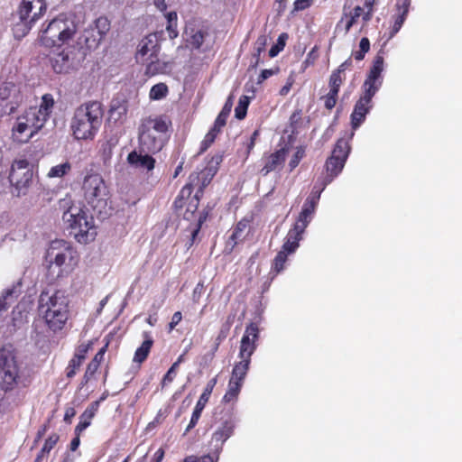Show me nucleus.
Instances as JSON below:
<instances>
[{
  "label": "nucleus",
  "instance_id": "nucleus-62",
  "mask_svg": "<svg viewBox=\"0 0 462 462\" xmlns=\"http://www.w3.org/2000/svg\"><path fill=\"white\" fill-rule=\"evenodd\" d=\"M273 74H274V70H273V69H263L261 74L258 77L257 83L262 84L265 79H267Z\"/></svg>",
  "mask_w": 462,
  "mask_h": 462
},
{
  "label": "nucleus",
  "instance_id": "nucleus-12",
  "mask_svg": "<svg viewBox=\"0 0 462 462\" xmlns=\"http://www.w3.org/2000/svg\"><path fill=\"white\" fill-rule=\"evenodd\" d=\"M41 119L37 118L29 109L16 118L12 127V138L18 143L29 142L42 127Z\"/></svg>",
  "mask_w": 462,
  "mask_h": 462
},
{
  "label": "nucleus",
  "instance_id": "nucleus-27",
  "mask_svg": "<svg viewBox=\"0 0 462 462\" xmlns=\"http://www.w3.org/2000/svg\"><path fill=\"white\" fill-rule=\"evenodd\" d=\"M199 175L197 172L191 173L189 177V182L181 189L179 196L177 197L174 204L177 208H181L183 206L184 200L189 199L195 185H198L196 181L199 182Z\"/></svg>",
  "mask_w": 462,
  "mask_h": 462
},
{
  "label": "nucleus",
  "instance_id": "nucleus-16",
  "mask_svg": "<svg viewBox=\"0 0 462 462\" xmlns=\"http://www.w3.org/2000/svg\"><path fill=\"white\" fill-rule=\"evenodd\" d=\"M259 328L257 324L250 323L246 326L239 346V358L251 361V356L257 347Z\"/></svg>",
  "mask_w": 462,
  "mask_h": 462
},
{
  "label": "nucleus",
  "instance_id": "nucleus-52",
  "mask_svg": "<svg viewBox=\"0 0 462 462\" xmlns=\"http://www.w3.org/2000/svg\"><path fill=\"white\" fill-rule=\"evenodd\" d=\"M177 369H178L177 364H172L171 368L168 370V372L162 378V386H165L166 384L171 383L173 381V379L176 375Z\"/></svg>",
  "mask_w": 462,
  "mask_h": 462
},
{
  "label": "nucleus",
  "instance_id": "nucleus-7",
  "mask_svg": "<svg viewBox=\"0 0 462 462\" xmlns=\"http://www.w3.org/2000/svg\"><path fill=\"white\" fill-rule=\"evenodd\" d=\"M44 0H23L14 16L13 32L15 38L24 37L33 23L45 13Z\"/></svg>",
  "mask_w": 462,
  "mask_h": 462
},
{
  "label": "nucleus",
  "instance_id": "nucleus-46",
  "mask_svg": "<svg viewBox=\"0 0 462 462\" xmlns=\"http://www.w3.org/2000/svg\"><path fill=\"white\" fill-rule=\"evenodd\" d=\"M82 365V361H80V358L79 357H73L66 369V375L68 378H72L76 374L77 371L79 369L80 365Z\"/></svg>",
  "mask_w": 462,
  "mask_h": 462
},
{
  "label": "nucleus",
  "instance_id": "nucleus-58",
  "mask_svg": "<svg viewBox=\"0 0 462 462\" xmlns=\"http://www.w3.org/2000/svg\"><path fill=\"white\" fill-rule=\"evenodd\" d=\"M183 462H215V458L211 456H204L201 457H189Z\"/></svg>",
  "mask_w": 462,
  "mask_h": 462
},
{
  "label": "nucleus",
  "instance_id": "nucleus-44",
  "mask_svg": "<svg viewBox=\"0 0 462 462\" xmlns=\"http://www.w3.org/2000/svg\"><path fill=\"white\" fill-rule=\"evenodd\" d=\"M198 174L199 175V182L196 181V183H198V185H195V188L197 187L198 190L193 199L195 200V204L192 206L194 208V210L197 208L199 195H202L205 187L210 182V180H211V178L205 177L204 172L198 173Z\"/></svg>",
  "mask_w": 462,
  "mask_h": 462
},
{
  "label": "nucleus",
  "instance_id": "nucleus-23",
  "mask_svg": "<svg viewBox=\"0 0 462 462\" xmlns=\"http://www.w3.org/2000/svg\"><path fill=\"white\" fill-rule=\"evenodd\" d=\"M411 0H403L396 4V14L393 15V25L390 32V38L393 37L402 28L409 13Z\"/></svg>",
  "mask_w": 462,
  "mask_h": 462
},
{
  "label": "nucleus",
  "instance_id": "nucleus-42",
  "mask_svg": "<svg viewBox=\"0 0 462 462\" xmlns=\"http://www.w3.org/2000/svg\"><path fill=\"white\" fill-rule=\"evenodd\" d=\"M27 318V311L24 310L23 305L19 303L12 311V320L14 326H20Z\"/></svg>",
  "mask_w": 462,
  "mask_h": 462
},
{
  "label": "nucleus",
  "instance_id": "nucleus-51",
  "mask_svg": "<svg viewBox=\"0 0 462 462\" xmlns=\"http://www.w3.org/2000/svg\"><path fill=\"white\" fill-rule=\"evenodd\" d=\"M112 153H113L112 143L109 142L104 143L102 145V149H101V155H102V158H103V161L105 163H107L110 161V159L112 157Z\"/></svg>",
  "mask_w": 462,
  "mask_h": 462
},
{
  "label": "nucleus",
  "instance_id": "nucleus-33",
  "mask_svg": "<svg viewBox=\"0 0 462 462\" xmlns=\"http://www.w3.org/2000/svg\"><path fill=\"white\" fill-rule=\"evenodd\" d=\"M268 43L267 36L263 34L260 35L254 46V53H253V64L252 67L255 68L260 62V55L262 52L265 51L266 45Z\"/></svg>",
  "mask_w": 462,
  "mask_h": 462
},
{
  "label": "nucleus",
  "instance_id": "nucleus-36",
  "mask_svg": "<svg viewBox=\"0 0 462 462\" xmlns=\"http://www.w3.org/2000/svg\"><path fill=\"white\" fill-rule=\"evenodd\" d=\"M60 437L58 434L53 433L51 434L45 441L43 447L42 448L40 454L35 458V462H41L42 459L47 456L50 451L54 448V446L57 444Z\"/></svg>",
  "mask_w": 462,
  "mask_h": 462
},
{
  "label": "nucleus",
  "instance_id": "nucleus-39",
  "mask_svg": "<svg viewBox=\"0 0 462 462\" xmlns=\"http://www.w3.org/2000/svg\"><path fill=\"white\" fill-rule=\"evenodd\" d=\"M233 106V96H229L226 99L221 112L217 117V125H225L226 119L231 112Z\"/></svg>",
  "mask_w": 462,
  "mask_h": 462
},
{
  "label": "nucleus",
  "instance_id": "nucleus-53",
  "mask_svg": "<svg viewBox=\"0 0 462 462\" xmlns=\"http://www.w3.org/2000/svg\"><path fill=\"white\" fill-rule=\"evenodd\" d=\"M215 138L216 134L208 132L201 143L200 152H205L214 143Z\"/></svg>",
  "mask_w": 462,
  "mask_h": 462
},
{
  "label": "nucleus",
  "instance_id": "nucleus-56",
  "mask_svg": "<svg viewBox=\"0 0 462 462\" xmlns=\"http://www.w3.org/2000/svg\"><path fill=\"white\" fill-rule=\"evenodd\" d=\"M325 187L326 186H324V183L322 184V187L319 189L316 190V187H314L310 196L307 199V200L310 202H314V205L317 206L320 198V194L322 190L325 189Z\"/></svg>",
  "mask_w": 462,
  "mask_h": 462
},
{
  "label": "nucleus",
  "instance_id": "nucleus-25",
  "mask_svg": "<svg viewBox=\"0 0 462 462\" xmlns=\"http://www.w3.org/2000/svg\"><path fill=\"white\" fill-rule=\"evenodd\" d=\"M127 110V104L125 100H113L109 109V120L122 124L126 118Z\"/></svg>",
  "mask_w": 462,
  "mask_h": 462
},
{
  "label": "nucleus",
  "instance_id": "nucleus-21",
  "mask_svg": "<svg viewBox=\"0 0 462 462\" xmlns=\"http://www.w3.org/2000/svg\"><path fill=\"white\" fill-rule=\"evenodd\" d=\"M152 152L133 151L127 156L129 164L135 168L152 171L154 168L155 160L150 155Z\"/></svg>",
  "mask_w": 462,
  "mask_h": 462
},
{
  "label": "nucleus",
  "instance_id": "nucleus-45",
  "mask_svg": "<svg viewBox=\"0 0 462 462\" xmlns=\"http://www.w3.org/2000/svg\"><path fill=\"white\" fill-rule=\"evenodd\" d=\"M291 254L290 253L285 252L284 250H281L274 258L273 268L277 273H280L284 268V263L287 260V256Z\"/></svg>",
  "mask_w": 462,
  "mask_h": 462
},
{
  "label": "nucleus",
  "instance_id": "nucleus-19",
  "mask_svg": "<svg viewBox=\"0 0 462 462\" xmlns=\"http://www.w3.org/2000/svg\"><path fill=\"white\" fill-rule=\"evenodd\" d=\"M159 51L157 37L155 34H150L144 37L138 45L136 58L142 61H148L153 58Z\"/></svg>",
  "mask_w": 462,
  "mask_h": 462
},
{
  "label": "nucleus",
  "instance_id": "nucleus-14",
  "mask_svg": "<svg viewBox=\"0 0 462 462\" xmlns=\"http://www.w3.org/2000/svg\"><path fill=\"white\" fill-rule=\"evenodd\" d=\"M19 378V368L14 356L0 355V388L5 392L14 389Z\"/></svg>",
  "mask_w": 462,
  "mask_h": 462
},
{
  "label": "nucleus",
  "instance_id": "nucleus-6",
  "mask_svg": "<svg viewBox=\"0 0 462 462\" xmlns=\"http://www.w3.org/2000/svg\"><path fill=\"white\" fill-rule=\"evenodd\" d=\"M77 32V24L72 19L59 16L51 20L41 32L40 42L48 48L68 43Z\"/></svg>",
  "mask_w": 462,
  "mask_h": 462
},
{
  "label": "nucleus",
  "instance_id": "nucleus-48",
  "mask_svg": "<svg viewBox=\"0 0 462 462\" xmlns=\"http://www.w3.org/2000/svg\"><path fill=\"white\" fill-rule=\"evenodd\" d=\"M324 106L327 109L331 110L335 107L337 99V93L328 91V93L322 97Z\"/></svg>",
  "mask_w": 462,
  "mask_h": 462
},
{
  "label": "nucleus",
  "instance_id": "nucleus-31",
  "mask_svg": "<svg viewBox=\"0 0 462 462\" xmlns=\"http://www.w3.org/2000/svg\"><path fill=\"white\" fill-rule=\"evenodd\" d=\"M17 293L14 287L5 290L0 296V317L7 311L10 306L17 299Z\"/></svg>",
  "mask_w": 462,
  "mask_h": 462
},
{
  "label": "nucleus",
  "instance_id": "nucleus-20",
  "mask_svg": "<svg viewBox=\"0 0 462 462\" xmlns=\"http://www.w3.org/2000/svg\"><path fill=\"white\" fill-rule=\"evenodd\" d=\"M54 103L52 95L47 93L42 97V101L39 106L30 107L29 110L34 114L39 120L41 119V124L45 125L52 112Z\"/></svg>",
  "mask_w": 462,
  "mask_h": 462
},
{
  "label": "nucleus",
  "instance_id": "nucleus-59",
  "mask_svg": "<svg viewBox=\"0 0 462 462\" xmlns=\"http://www.w3.org/2000/svg\"><path fill=\"white\" fill-rule=\"evenodd\" d=\"M88 350V345H80L78 347L73 357H79V358H80V361L83 362L86 357V354H87Z\"/></svg>",
  "mask_w": 462,
  "mask_h": 462
},
{
  "label": "nucleus",
  "instance_id": "nucleus-8",
  "mask_svg": "<svg viewBox=\"0 0 462 462\" xmlns=\"http://www.w3.org/2000/svg\"><path fill=\"white\" fill-rule=\"evenodd\" d=\"M83 196L87 203L101 214L106 208L108 189L103 177L98 173H88L82 183Z\"/></svg>",
  "mask_w": 462,
  "mask_h": 462
},
{
  "label": "nucleus",
  "instance_id": "nucleus-43",
  "mask_svg": "<svg viewBox=\"0 0 462 462\" xmlns=\"http://www.w3.org/2000/svg\"><path fill=\"white\" fill-rule=\"evenodd\" d=\"M345 80V76L336 72L335 70L329 77L328 86L329 91L338 94L339 88Z\"/></svg>",
  "mask_w": 462,
  "mask_h": 462
},
{
  "label": "nucleus",
  "instance_id": "nucleus-30",
  "mask_svg": "<svg viewBox=\"0 0 462 462\" xmlns=\"http://www.w3.org/2000/svg\"><path fill=\"white\" fill-rule=\"evenodd\" d=\"M250 364L251 361L245 359H241L239 362L236 363L230 379L244 383Z\"/></svg>",
  "mask_w": 462,
  "mask_h": 462
},
{
  "label": "nucleus",
  "instance_id": "nucleus-50",
  "mask_svg": "<svg viewBox=\"0 0 462 462\" xmlns=\"http://www.w3.org/2000/svg\"><path fill=\"white\" fill-rule=\"evenodd\" d=\"M203 42H204V33L202 32V31L195 32L189 39L190 45L197 49L202 45Z\"/></svg>",
  "mask_w": 462,
  "mask_h": 462
},
{
  "label": "nucleus",
  "instance_id": "nucleus-40",
  "mask_svg": "<svg viewBox=\"0 0 462 462\" xmlns=\"http://www.w3.org/2000/svg\"><path fill=\"white\" fill-rule=\"evenodd\" d=\"M110 29L109 21L105 17H99L96 20L95 28L93 31H97L98 34L97 42H100L103 37L106 34V32Z\"/></svg>",
  "mask_w": 462,
  "mask_h": 462
},
{
  "label": "nucleus",
  "instance_id": "nucleus-13",
  "mask_svg": "<svg viewBox=\"0 0 462 462\" xmlns=\"http://www.w3.org/2000/svg\"><path fill=\"white\" fill-rule=\"evenodd\" d=\"M20 86L11 81L0 83V116L14 113L23 103Z\"/></svg>",
  "mask_w": 462,
  "mask_h": 462
},
{
  "label": "nucleus",
  "instance_id": "nucleus-1",
  "mask_svg": "<svg viewBox=\"0 0 462 462\" xmlns=\"http://www.w3.org/2000/svg\"><path fill=\"white\" fill-rule=\"evenodd\" d=\"M103 106L98 101H88L78 106L71 117L69 128L78 141H92L103 122Z\"/></svg>",
  "mask_w": 462,
  "mask_h": 462
},
{
  "label": "nucleus",
  "instance_id": "nucleus-61",
  "mask_svg": "<svg viewBox=\"0 0 462 462\" xmlns=\"http://www.w3.org/2000/svg\"><path fill=\"white\" fill-rule=\"evenodd\" d=\"M293 83H294V79H293V78H292V77H290V78L287 79L286 84H285V85L281 88V90H280V95H282V96H286V95L290 92V90H291V87H292Z\"/></svg>",
  "mask_w": 462,
  "mask_h": 462
},
{
  "label": "nucleus",
  "instance_id": "nucleus-9",
  "mask_svg": "<svg viewBox=\"0 0 462 462\" xmlns=\"http://www.w3.org/2000/svg\"><path fill=\"white\" fill-rule=\"evenodd\" d=\"M47 258L51 264H55L62 273H71L79 263V254L69 243L64 240L52 241Z\"/></svg>",
  "mask_w": 462,
  "mask_h": 462
},
{
  "label": "nucleus",
  "instance_id": "nucleus-49",
  "mask_svg": "<svg viewBox=\"0 0 462 462\" xmlns=\"http://www.w3.org/2000/svg\"><path fill=\"white\" fill-rule=\"evenodd\" d=\"M304 153H305V151L301 147L297 149L296 152L293 154V156L291 157V161L289 162V166H290V170L291 171H292L293 169H295L299 165L300 160L304 156Z\"/></svg>",
  "mask_w": 462,
  "mask_h": 462
},
{
  "label": "nucleus",
  "instance_id": "nucleus-34",
  "mask_svg": "<svg viewBox=\"0 0 462 462\" xmlns=\"http://www.w3.org/2000/svg\"><path fill=\"white\" fill-rule=\"evenodd\" d=\"M234 425L230 421H226L223 425L214 433L213 439L216 441L225 442L232 434Z\"/></svg>",
  "mask_w": 462,
  "mask_h": 462
},
{
  "label": "nucleus",
  "instance_id": "nucleus-54",
  "mask_svg": "<svg viewBox=\"0 0 462 462\" xmlns=\"http://www.w3.org/2000/svg\"><path fill=\"white\" fill-rule=\"evenodd\" d=\"M100 401L94 402L89 407H88L83 412V417L87 419H92L97 412Z\"/></svg>",
  "mask_w": 462,
  "mask_h": 462
},
{
  "label": "nucleus",
  "instance_id": "nucleus-57",
  "mask_svg": "<svg viewBox=\"0 0 462 462\" xmlns=\"http://www.w3.org/2000/svg\"><path fill=\"white\" fill-rule=\"evenodd\" d=\"M91 420L92 419L84 418L83 413H82L80 416V420L76 427V431L81 432V431L85 430L90 425Z\"/></svg>",
  "mask_w": 462,
  "mask_h": 462
},
{
  "label": "nucleus",
  "instance_id": "nucleus-47",
  "mask_svg": "<svg viewBox=\"0 0 462 462\" xmlns=\"http://www.w3.org/2000/svg\"><path fill=\"white\" fill-rule=\"evenodd\" d=\"M248 223L245 220L239 221L236 226L230 239L234 241L235 244L237 243V240L240 239L244 231L247 228Z\"/></svg>",
  "mask_w": 462,
  "mask_h": 462
},
{
  "label": "nucleus",
  "instance_id": "nucleus-55",
  "mask_svg": "<svg viewBox=\"0 0 462 462\" xmlns=\"http://www.w3.org/2000/svg\"><path fill=\"white\" fill-rule=\"evenodd\" d=\"M312 2H313V0H295V2L293 4V11L298 12V11L305 10L306 8L310 6Z\"/></svg>",
  "mask_w": 462,
  "mask_h": 462
},
{
  "label": "nucleus",
  "instance_id": "nucleus-32",
  "mask_svg": "<svg viewBox=\"0 0 462 462\" xmlns=\"http://www.w3.org/2000/svg\"><path fill=\"white\" fill-rule=\"evenodd\" d=\"M244 383L229 379L227 390L223 396V402L226 403L236 402L240 393Z\"/></svg>",
  "mask_w": 462,
  "mask_h": 462
},
{
  "label": "nucleus",
  "instance_id": "nucleus-3",
  "mask_svg": "<svg viewBox=\"0 0 462 462\" xmlns=\"http://www.w3.org/2000/svg\"><path fill=\"white\" fill-rule=\"evenodd\" d=\"M171 121L166 116H147L138 127L139 150L143 152H159L169 138Z\"/></svg>",
  "mask_w": 462,
  "mask_h": 462
},
{
  "label": "nucleus",
  "instance_id": "nucleus-22",
  "mask_svg": "<svg viewBox=\"0 0 462 462\" xmlns=\"http://www.w3.org/2000/svg\"><path fill=\"white\" fill-rule=\"evenodd\" d=\"M305 229L302 225H293L285 237L282 249L287 253L293 254L299 247V242L302 239Z\"/></svg>",
  "mask_w": 462,
  "mask_h": 462
},
{
  "label": "nucleus",
  "instance_id": "nucleus-38",
  "mask_svg": "<svg viewBox=\"0 0 462 462\" xmlns=\"http://www.w3.org/2000/svg\"><path fill=\"white\" fill-rule=\"evenodd\" d=\"M251 98L252 97L245 95L240 97L238 104L235 108V116L237 119L242 120L245 117Z\"/></svg>",
  "mask_w": 462,
  "mask_h": 462
},
{
  "label": "nucleus",
  "instance_id": "nucleus-11",
  "mask_svg": "<svg viewBox=\"0 0 462 462\" xmlns=\"http://www.w3.org/2000/svg\"><path fill=\"white\" fill-rule=\"evenodd\" d=\"M353 136L352 132L347 139L337 140L331 156L326 162L327 175L324 178V186L329 184L342 171L350 152L349 141Z\"/></svg>",
  "mask_w": 462,
  "mask_h": 462
},
{
  "label": "nucleus",
  "instance_id": "nucleus-41",
  "mask_svg": "<svg viewBox=\"0 0 462 462\" xmlns=\"http://www.w3.org/2000/svg\"><path fill=\"white\" fill-rule=\"evenodd\" d=\"M168 94V87L164 83H158L152 87L149 97L152 100H160Z\"/></svg>",
  "mask_w": 462,
  "mask_h": 462
},
{
  "label": "nucleus",
  "instance_id": "nucleus-2",
  "mask_svg": "<svg viewBox=\"0 0 462 462\" xmlns=\"http://www.w3.org/2000/svg\"><path fill=\"white\" fill-rule=\"evenodd\" d=\"M383 71V58L377 55L369 73L362 86L363 94L356 101L351 114V125L354 130L357 129L365 121L366 115L373 107L372 98L383 84L382 72Z\"/></svg>",
  "mask_w": 462,
  "mask_h": 462
},
{
  "label": "nucleus",
  "instance_id": "nucleus-64",
  "mask_svg": "<svg viewBox=\"0 0 462 462\" xmlns=\"http://www.w3.org/2000/svg\"><path fill=\"white\" fill-rule=\"evenodd\" d=\"M76 415V411L73 407H67L64 414V420L70 422L71 419Z\"/></svg>",
  "mask_w": 462,
  "mask_h": 462
},
{
  "label": "nucleus",
  "instance_id": "nucleus-24",
  "mask_svg": "<svg viewBox=\"0 0 462 462\" xmlns=\"http://www.w3.org/2000/svg\"><path fill=\"white\" fill-rule=\"evenodd\" d=\"M286 154L287 150L282 148L269 155L266 159L264 166L261 170V172L263 175H267L269 172L281 168L285 162Z\"/></svg>",
  "mask_w": 462,
  "mask_h": 462
},
{
  "label": "nucleus",
  "instance_id": "nucleus-15",
  "mask_svg": "<svg viewBox=\"0 0 462 462\" xmlns=\"http://www.w3.org/2000/svg\"><path fill=\"white\" fill-rule=\"evenodd\" d=\"M79 63L77 51L74 48H64L60 51L54 52L50 57V64L56 73H68Z\"/></svg>",
  "mask_w": 462,
  "mask_h": 462
},
{
  "label": "nucleus",
  "instance_id": "nucleus-28",
  "mask_svg": "<svg viewBox=\"0 0 462 462\" xmlns=\"http://www.w3.org/2000/svg\"><path fill=\"white\" fill-rule=\"evenodd\" d=\"M146 62V72L151 75L163 74L171 69V62L159 60L157 54Z\"/></svg>",
  "mask_w": 462,
  "mask_h": 462
},
{
  "label": "nucleus",
  "instance_id": "nucleus-4",
  "mask_svg": "<svg viewBox=\"0 0 462 462\" xmlns=\"http://www.w3.org/2000/svg\"><path fill=\"white\" fill-rule=\"evenodd\" d=\"M38 308L50 329H62L69 318L68 300L62 292L56 291L51 295L42 292Z\"/></svg>",
  "mask_w": 462,
  "mask_h": 462
},
{
  "label": "nucleus",
  "instance_id": "nucleus-29",
  "mask_svg": "<svg viewBox=\"0 0 462 462\" xmlns=\"http://www.w3.org/2000/svg\"><path fill=\"white\" fill-rule=\"evenodd\" d=\"M316 207L317 206L314 205V202H310L306 199L302 207V209L294 225H302V228L306 229V227L312 219V216L315 212Z\"/></svg>",
  "mask_w": 462,
  "mask_h": 462
},
{
  "label": "nucleus",
  "instance_id": "nucleus-5",
  "mask_svg": "<svg viewBox=\"0 0 462 462\" xmlns=\"http://www.w3.org/2000/svg\"><path fill=\"white\" fill-rule=\"evenodd\" d=\"M63 221L71 229V234L82 244L93 241L97 236V229L93 217L78 206H71L63 213Z\"/></svg>",
  "mask_w": 462,
  "mask_h": 462
},
{
  "label": "nucleus",
  "instance_id": "nucleus-37",
  "mask_svg": "<svg viewBox=\"0 0 462 462\" xmlns=\"http://www.w3.org/2000/svg\"><path fill=\"white\" fill-rule=\"evenodd\" d=\"M71 171V164L64 162L60 164L51 167L47 173L48 178H62Z\"/></svg>",
  "mask_w": 462,
  "mask_h": 462
},
{
  "label": "nucleus",
  "instance_id": "nucleus-17",
  "mask_svg": "<svg viewBox=\"0 0 462 462\" xmlns=\"http://www.w3.org/2000/svg\"><path fill=\"white\" fill-rule=\"evenodd\" d=\"M217 383V376L213 377L212 379H210L208 382V383H207L203 393H201L199 401L196 403V406H195L194 411L192 412L189 423V425L187 426V428L185 430V433L189 432L198 423V421H199V420L200 418L201 412L204 410L207 402H208V399H209V397H210V395H211V393L213 392V389L216 386Z\"/></svg>",
  "mask_w": 462,
  "mask_h": 462
},
{
  "label": "nucleus",
  "instance_id": "nucleus-35",
  "mask_svg": "<svg viewBox=\"0 0 462 462\" xmlns=\"http://www.w3.org/2000/svg\"><path fill=\"white\" fill-rule=\"evenodd\" d=\"M166 20H167V25L166 30L169 33V37L171 39H173L177 37L178 31H177V24H178V16L177 13L174 11L169 12L164 14Z\"/></svg>",
  "mask_w": 462,
  "mask_h": 462
},
{
  "label": "nucleus",
  "instance_id": "nucleus-26",
  "mask_svg": "<svg viewBox=\"0 0 462 462\" xmlns=\"http://www.w3.org/2000/svg\"><path fill=\"white\" fill-rule=\"evenodd\" d=\"M144 340L142 345L135 350L133 362L142 364L148 356L153 345V339L149 332H143Z\"/></svg>",
  "mask_w": 462,
  "mask_h": 462
},
{
  "label": "nucleus",
  "instance_id": "nucleus-60",
  "mask_svg": "<svg viewBox=\"0 0 462 462\" xmlns=\"http://www.w3.org/2000/svg\"><path fill=\"white\" fill-rule=\"evenodd\" d=\"M181 319H182L181 312L180 311H176L172 315L171 320V322L169 324L170 330H172L181 321Z\"/></svg>",
  "mask_w": 462,
  "mask_h": 462
},
{
  "label": "nucleus",
  "instance_id": "nucleus-63",
  "mask_svg": "<svg viewBox=\"0 0 462 462\" xmlns=\"http://www.w3.org/2000/svg\"><path fill=\"white\" fill-rule=\"evenodd\" d=\"M98 366H99L98 365L94 364L92 362H90L88 364V365L87 367V370H86V373H85V376H84L86 381L88 380L89 376L93 375L96 373V371L97 370Z\"/></svg>",
  "mask_w": 462,
  "mask_h": 462
},
{
  "label": "nucleus",
  "instance_id": "nucleus-18",
  "mask_svg": "<svg viewBox=\"0 0 462 462\" xmlns=\"http://www.w3.org/2000/svg\"><path fill=\"white\" fill-rule=\"evenodd\" d=\"M374 9L361 7L356 5L348 13L344 12L341 22H346L345 29L346 32H348L350 29L357 23L359 18H362L365 26L373 17Z\"/></svg>",
  "mask_w": 462,
  "mask_h": 462
},
{
  "label": "nucleus",
  "instance_id": "nucleus-10",
  "mask_svg": "<svg viewBox=\"0 0 462 462\" xmlns=\"http://www.w3.org/2000/svg\"><path fill=\"white\" fill-rule=\"evenodd\" d=\"M8 180L14 196H25L33 181L32 165L25 158L15 159L11 165Z\"/></svg>",
  "mask_w": 462,
  "mask_h": 462
}]
</instances>
